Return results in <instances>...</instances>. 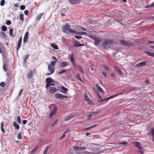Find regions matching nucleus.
<instances>
[{
    "label": "nucleus",
    "instance_id": "nucleus-9",
    "mask_svg": "<svg viewBox=\"0 0 154 154\" xmlns=\"http://www.w3.org/2000/svg\"><path fill=\"white\" fill-rule=\"evenodd\" d=\"M3 68L4 71L7 72L8 71L7 66H8V63L6 60H5L3 59Z\"/></svg>",
    "mask_w": 154,
    "mask_h": 154
},
{
    "label": "nucleus",
    "instance_id": "nucleus-55",
    "mask_svg": "<svg viewBox=\"0 0 154 154\" xmlns=\"http://www.w3.org/2000/svg\"><path fill=\"white\" fill-rule=\"evenodd\" d=\"M58 119H56L55 121H54V123H52V126L53 127H54V125L56 123H57V122H58Z\"/></svg>",
    "mask_w": 154,
    "mask_h": 154
},
{
    "label": "nucleus",
    "instance_id": "nucleus-53",
    "mask_svg": "<svg viewBox=\"0 0 154 154\" xmlns=\"http://www.w3.org/2000/svg\"><path fill=\"white\" fill-rule=\"evenodd\" d=\"M11 21L9 20H7L6 22V24L7 25H9L11 24Z\"/></svg>",
    "mask_w": 154,
    "mask_h": 154
},
{
    "label": "nucleus",
    "instance_id": "nucleus-54",
    "mask_svg": "<svg viewBox=\"0 0 154 154\" xmlns=\"http://www.w3.org/2000/svg\"><path fill=\"white\" fill-rule=\"evenodd\" d=\"M20 9L21 10H24L25 8V6L23 5H21L20 7Z\"/></svg>",
    "mask_w": 154,
    "mask_h": 154
},
{
    "label": "nucleus",
    "instance_id": "nucleus-16",
    "mask_svg": "<svg viewBox=\"0 0 154 154\" xmlns=\"http://www.w3.org/2000/svg\"><path fill=\"white\" fill-rule=\"evenodd\" d=\"M61 89L60 90V92L64 94H66V92L68 91V89L64 86H61Z\"/></svg>",
    "mask_w": 154,
    "mask_h": 154
},
{
    "label": "nucleus",
    "instance_id": "nucleus-13",
    "mask_svg": "<svg viewBox=\"0 0 154 154\" xmlns=\"http://www.w3.org/2000/svg\"><path fill=\"white\" fill-rule=\"evenodd\" d=\"M28 34L29 32H26L25 33L23 39V42L24 43L28 41L29 38Z\"/></svg>",
    "mask_w": 154,
    "mask_h": 154
},
{
    "label": "nucleus",
    "instance_id": "nucleus-12",
    "mask_svg": "<svg viewBox=\"0 0 154 154\" xmlns=\"http://www.w3.org/2000/svg\"><path fill=\"white\" fill-rule=\"evenodd\" d=\"M73 44L74 46H75V47H79L80 46H83L84 45L83 44L80 43L79 42H78L75 39L74 40Z\"/></svg>",
    "mask_w": 154,
    "mask_h": 154
},
{
    "label": "nucleus",
    "instance_id": "nucleus-34",
    "mask_svg": "<svg viewBox=\"0 0 154 154\" xmlns=\"http://www.w3.org/2000/svg\"><path fill=\"white\" fill-rule=\"evenodd\" d=\"M56 62V61H52L51 62V63L48 64V65H50L51 66L54 67Z\"/></svg>",
    "mask_w": 154,
    "mask_h": 154
},
{
    "label": "nucleus",
    "instance_id": "nucleus-20",
    "mask_svg": "<svg viewBox=\"0 0 154 154\" xmlns=\"http://www.w3.org/2000/svg\"><path fill=\"white\" fill-rule=\"evenodd\" d=\"M115 70L119 75L122 76L123 75V72L118 67H115Z\"/></svg>",
    "mask_w": 154,
    "mask_h": 154
},
{
    "label": "nucleus",
    "instance_id": "nucleus-37",
    "mask_svg": "<svg viewBox=\"0 0 154 154\" xmlns=\"http://www.w3.org/2000/svg\"><path fill=\"white\" fill-rule=\"evenodd\" d=\"M32 71H30L29 73L27 75V78L28 79H29L31 78L32 77Z\"/></svg>",
    "mask_w": 154,
    "mask_h": 154
},
{
    "label": "nucleus",
    "instance_id": "nucleus-63",
    "mask_svg": "<svg viewBox=\"0 0 154 154\" xmlns=\"http://www.w3.org/2000/svg\"><path fill=\"white\" fill-rule=\"evenodd\" d=\"M27 122V120H23L22 121V123L23 125H25L26 124Z\"/></svg>",
    "mask_w": 154,
    "mask_h": 154
},
{
    "label": "nucleus",
    "instance_id": "nucleus-6",
    "mask_svg": "<svg viewBox=\"0 0 154 154\" xmlns=\"http://www.w3.org/2000/svg\"><path fill=\"white\" fill-rule=\"evenodd\" d=\"M48 70L49 71V72L45 74V75L47 76H48L53 74L55 71L54 67L51 66L50 65H48Z\"/></svg>",
    "mask_w": 154,
    "mask_h": 154
},
{
    "label": "nucleus",
    "instance_id": "nucleus-28",
    "mask_svg": "<svg viewBox=\"0 0 154 154\" xmlns=\"http://www.w3.org/2000/svg\"><path fill=\"white\" fill-rule=\"evenodd\" d=\"M50 45L51 47L56 50H57L59 48L57 45L56 44L51 43Z\"/></svg>",
    "mask_w": 154,
    "mask_h": 154
},
{
    "label": "nucleus",
    "instance_id": "nucleus-52",
    "mask_svg": "<svg viewBox=\"0 0 154 154\" xmlns=\"http://www.w3.org/2000/svg\"><path fill=\"white\" fill-rule=\"evenodd\" d=\"M54 86V84L53 83H52L49 84V85L47 86H46V88L47 89L50 86Z\"/></svg>",
    "mask_w": 154,
    "mask_h": 154
},
{
    "label": "nucleus",
    "instance_id": "nucleus-11",
    "mask_svg": "<svg viewBox=\"0 0 154 154\" xmlns=\"http://www.w3.org/2000/svg\"><path fill=\"white\" fill-rule=\"evenodd\" d=\"M22 41V36H21L20 37V39H19V40H18V42H17V52H18L19 50L20 49V48L21 47Z\"/></svg>",
    "mask_w": 154,
    "mask_h": 154
},
{
    "label": "nucleus",
    "instance_id": "nucleus-42",
    "mask_svg": "<svg viewBox=\"0 0 154 154\" xmlns=\"http://www.w3.org/2000/svg\"><path fill=\"white\" fill-rule=\"evenodd\" d=\"M24 15L23 14H21L20 15V19L22 21H24Z\"/></svg>",
    "mask_w": 154,
    "mask_h": 154
},
{
    "label": "nucleus",
    "instance_id": "nucleus-17",
    "mask_svg": "<svg viewBox=\"0 0 154 154\" xmlns=\"http://www.w3.org/2000/svg\"><path fill=\"white\" fill-rule=\"evenodd\" d=\"M73 33L76 34L77 35H87V33L86 32H78L74 30Z\"/></svg>",
    "mask_w": 154,
    "mask_h": 154
},
{
    "label": "nucleus",
    "instance_id": "nucleus-32",
    "mask_svg": "<svg viewBox=\"0 0 154 154\" xmlns=\"http://www.w3.org/2000/svg\"><path fill=\"white\" fill-rule=\"evenodd\" d=\"M99 152V150L98 149H96L91 152V153L93 154H98Z\"/></svg>",
    "mask_w": 154,
    "mask_h": 154
},
{
    "label": "nucleus",
    "instance_id": "nucleus-25",
    "mask_svg": "<svg viewBox=\"0 0 154 154\" xmlns=\"http://www.w3.org/2000/svg\"><path fill=\"white\" fill-rule=\"evenodd\" d=\"M69 1L72 5H75L79 3V1L78 0H69Z\"/></svg>",
    "mask_w": 154,
    "mask_h": 154
},
{
    "label": "nucleus",
    "instance_id": "nucleus-41",
    "mask_svg": "<svg viewBox=\"0 0 154 154\" xmlns=\"http://www.w3.org/2000/svg\"><path fill=\"white\" fill-rule=\"evenodd\" d=\"M127 144V142L126 141H124L123 142H119L118 143L119 145H126Z\"/></svg>",
    "mask_w": 154,
    "mask_h": 154
},
{
    "label": "nucleus",
    "instance_id": "nucleus-56",
    "mask_svg": "<svg viewBox=\"0 0 154 154\" xmlns=\"http://www.w3.org/2000/svg\"><path fill=\"white\" fill-rule=\"evenodd\" d=\"M5 0H2L0 2V5L1 6H3L5 3Z\"/></svg>",
    "mask_w": 154,
    "mask_h": 154
},
{
    "label": "nucleus",
    "instance_id": "nucleus-39",
    "mask_svg": "<svg viewBox=\"0 0 154 154\" xmlns=\"http://www.w3.org/2000/svg\"><path fill=\"white\" fill-rule=\"evenodd\" d=\"M13 29L12 28L10 29L9 32H10V36H12L13 37H14L15 36V35H14L13 34Z\"/></svg>",
    "mask_w": 154,
    "mask_h": 154
},
{
    "label": "nucleus",
    "instance_id": "nucleus-47",
    "mask_svg": "<svg viewBox=\"0 0 154 154\" xmlns=\"http://www.w3.org/2000/svg\"><path fill=\"white\" fill-rule=\"evenodd\" d=\"M17 138L19 140H21L22 138L21 133L20 132L18 133L17 136Z\"/></svg>",
    "mask_w": 154,
    "mask_h": 154
},
{
    "label": "nucleus",
    "instance_id": "nucleus-62",
    "mask_svg": "<svg viewBox=\"0 0 154 154\" xmlns=\"http://www.w3.org/2000/svg\"><path fill=\"white\" fill-rule=\"evenodd\" d=\"M147 7H154V2L151 4L150 6H148Z\"/></svg>",
    "mask_w": 154,
    "mask_h": 154
},
{
    "label": "nucleus",
    "instance_id": "nucleus-58",
    "mask_svg": "<svg viewBox=\"0 0 154 154\" xmlns=\"http://www.w3.org/2000/svg\"><path fill=\"white\" fill-rule=\"evenodd\" d=\"M0 85L1 87H4L5 85V83L4 82H2L0 83Z\"/></svg>",
    "mask_w": 154,
    "mask_h": 154
},
{
    "label": "nucleus",
    "instance_id": "nucleus-59",
    "mask_svg": "<svg viewBox=\"0 0 154 154\" xmlns=\"http://www.w3.org/2000/svg\"><path fill=\"white\" fill-rule=\"evenodd\" d=\"M87 116L88 120H90L92 117L90 113L89 114L87 115Z\"/></svg>",
    "mask_w": 154,
    "mask_h": 154
},
{
    "label": "nucleus",
    "instance_id": "nucleus-1",
    "mask_svg": "<svg viewBox=\"0 0 154 154\" xmlns=\"http://www.w3.org/2000/svg\"><path fill=\"white\" fill-rule=\"evenodd\" d=\"M113 43V40L107 39L103 42L102 46L104 48L107 49L112 47Z\"/></svg>",
    "mask_w": 154,
    "mask_h": 154
},
{
    "label": "nucleus",
    "instance_id": "nucleus-14",
    "mask_svg": "<svg viewBox=\"0 0 154 154\" xmlns=\"http://www.w3.org/2000/svg\"><path fill=\"white\" fill-rule=\"evenodd\" d=\"M68 64L67 62H63L61 63H60L59 65L60 67L62 68H64L65 66H67Z\"/></svg>",
    "mask_w": 154,
    "mask_h": 154
},
{
    "label": "nucleus",
    "instance_id": "nucleus-48",
    "mask_svg": "<svg viewBox=\"0 0 154 154\" xmlns=\"http://www.w3.org/2000/svg\"><path fill=\"white\" fill-rule=\"evenodd\" d=\"M87 103L89 105H91L93 103V101L92 100L89 99V100L87 101Z\"/></svg>",
    "mask_w": 154,
    "mask_h": 154
},
{
    "label": "nucleus",
    "instance_id": "nucleus-4",
    "mask_svg": "<svg viewBox=\"0 0 154 154\" xmlns=\"http://www.w3.org/2000/svg\"><path fill=\"white\" fill-rule=\"evenodd\" d=\"M132 143L135 145V146L137 148V150L138 152L143 154V149L142 148L141 145L140 143L135 141L132 142Z\"/></svg>",
    "mask_w": 154,
    "mask_h": 154
},
{
    "label": "nucleus",
    "instance_id": "nucleus-21",
    "mask_svg": "<svg viewBox=\"0 0 154 154\" xmlns=\"http://www.w3.org/2000/svg\"><path fill=\"white\" fill-rule=\"evenodd\" d=\"M145 53L149 56H151L154 58V53L146 51H145Z\"/></svg>",
    "mask_w": 154,
    "mask_h": 154
},
{
    "label": "nucleus",
    "instance_id": "nucleus-29",
    "mask_svg": "<svg viewBox=\"0 0 154 154\" xmlns=\"http://www.w3.org/2000/svg\"><path fill=\"white\" fill-rule=\"evenodd\" d=\"M101 40L99 39H96L94 40V44L95 45H97L100 42Z\"/></svg>",
    "mask_w": 154,
    "mask_h": 154
},
{
    "label": "nucleus",
    "instance_id": "nucleus-18",
    "mask_svg": "<svg viewBox=\"0 0 154 154\" xmlns=\"http://www.w3.org/2000/svg\"><path fill=\"white\" fill-rule=\"evenodd\" d=\"M96 86L98 90L100 92L103 94H104V92L103 91V89L97 84H96Z\"/></svg>",
    "mask_w": 154,
    "mask_h": 154
},
{
    "label": "nucleus",
    "instance_id": "nucleus-61",
    "mask_svg": "<svg viewBox=\"0 0 154 154\" xmlns=\"http://www.w3.org/2000/svg\"><path fill=\"white\" fill-rule=\"evenodd\" d=\"M144 83L145 84H148L149 83V81L147 79H145L144 80Z\"/></svg>",
    "mask_w": 154,
    "mask_h": 154
},
{
    "label": "nucleus",
    "instance_id": "nucleus-43",
    "mask_svg": "<svg viewBox=\"0 0 154 154\" xmlns=\"http://www.w3.org/2000/svg\"><path fill=\"white\" fill-rule=\"evenodd\" d=\"M97 96L98 97L99 99V100L100 102H102L104 101L103 98L101 97L100 95L99 94H97Z\"/></svg>",
    "mask_w": 154,
    "mask_h": 154
},
{
    "label": "nucleus",
    "instance_id": "nucleus-60",
    "mask_svg": "<svg viewBox=\"0 0 154 154\" xmlns=\"http://www.w3.org/2000/svg\"><path fill=\"white\" fill-rule=\"evenodd\" d=\"M66 136V134L64 133H63L62 135L60 136V139H62L64 137H65Z\"/></svg>",
    "mask_w": 154,
    "mask_h": 154
},
{
    "label": "nucleus",
    "instance_id": "nucleus-5",
    "mask_svg": "<svg viewBox=\"0 0 154 154\" xmlns=\"http://www.w3.org/2000/svg\"><path fill=\"white\" fill-rule=\"evenodd\" d=\"M70 25L68 24H66L64 25L63 27V32H68L73 33L74 30L70 29Z\"/></svg>",
    "mask_w": 154,
    "mask_h": 154
},
{
    "label": "nucleus",
    "instance_id": "nucleus-23",
    "mask_svg": "<svg viewBox=\"0 0 154 154\" xmlns=\"http://www.w3.org/2000/svg\"><path fill=\"white\" fill-rule=\"evenodd\" d=\"M150 134L152 138V140L154 141V128H152L150 130Z\"/></svg>",
    "mask_w": 154,
    "mask_h": 154
},
{
    "label": "nucleus",
    "instance_id": "nucleus-22",
    "mask_svg": "<svg viewBox=\"0 0 154 154\" xmlns=\"http://www.w3.org/2000/svg\"><path fill=\"white\" fill-rule=\"evenodd\" d=\"M13 125L15 128V129L19 130L20 129V126L16 122H14L13 123Z\"/></svg>",
    "mask_w": 154,
    "mask_h": 154
},
{
    "label": "nucleus",
    "instance_id": "nucleus-44",
    "mask_svg": "<svg viewBox=\"0 0 154 154\" xmlns=\"http://www.w3.org/2000/svg\"><path fill=\"white\" fill-rule=\"evenodd\" d=\"M120 114V112L119 111H117L116 113L113 114V116L115 117H117L118 116H119Z\"/></svg>",
    "mask_w": 154,
    "mask_h": 154
},
{
    "label": "nucleus",
    "instance_id": "nucleus-26",
    "mask_svg": "<svg viewBox=\"0 0 154 154\" xmlns=\"http://www.w3.org/2000/svg\"><path fill=\"white\" fill-rule=\"evenodd\" d=\"M4 124L3 122H2L1 123V131L3 132V134L5 133L6 132L4 128Z\"/></svg>",
    "mask_w": 154,
    "mask_h": 154
},
{
    "label": "nucleus",
    "instance_id": "nucleus-50",
    "mask_svg": "<svg viewBox=\"0 0 154 154\" xmlns=\"http://www.w3.org/2000/svg\"><path fill=\"white\" fill-rule=\"evenodd\" d=\"M0 35L3 37H6V34L4 32H1L0 33Z\"/></svg>",
    "mask_w": 154,
    "mask_h": 154
},
{
    "label": "nucleus",
    "instance_id": "nucleus-7",
    "mask_svg": "<svg viewBox=\"0 0 154 154\" xmlns=\"http://www.w3.org/2000/svg\"><path fill=\"white\" fill-rule=\"evenodd\" d=\"M55 97L58 99H61L64 98H67L68 96L65 95H63L60 94H55Z\"/></svg>",
    "mask_w": 154,
    "mask_h": 154
},
{
    "label": "nucleus",
    "instance_id": "nucleus-10",
    "mask_svg": "<svg viewBox=\"0 0 154 154\" xmlns=\"http://www.w3.org/2000/svg\"><path fill=\"white\" fill-rule=\"evenodd\" d=\"M45 81L47 82V84L45 86H48L49 84L52 83H53L54 82V80L50 78H47L45 80Z\"/></svg>",
    "mask_w": 154,
    "mask_h": 154
},
{
    "label": "nucleus",
    "instance_id": "nucleus-24",
    "mask_svg": "<svg viewBox=\"0 0 154 154\" xmlns=\"http://www.w3.org/2000/svg\"><path fill=\"white\" fill-rule=\"evenodd\" d=\"M44 14V13H42L39 14L37 16L36 19V20H37V21H39L40 20V19H41L43 15Z\"/></svg>",
    "mask_w": 154,
    "mask_h": 154
},
{
    "label": "nucleus",
    "instance_id": "nucleus-40",
    "mask_svg": "<svg viewBox=\"0 0 154 154\" xmlns=\"http://www.w3.org/2000/svg\"><path fill=\"white\" fill-rule=\"evenodd\" d=\"M84 99L85 101H88L89 99V98L87 94L86 93H85L84 95Z\"/></svg>",
    "mask_w": 154,
    "mask_h": 154
},
{
    "label": "nucleus",
    "instance_id": "nucleus-27",
    "mask_svg": "<svg viewBox=\"0 0 154 154\" xmlns=\"http://www.w3.org/2000/svg\"><path fill=\"white\" fill-rule=\"evenodd\" d=\"M51 147V145H48L45 148V150L43 152V154H47L48 151Z\"/></svg>",
    "mask_w": 154,
    "mask_h": 154
},
{
    "label": "nucleus",
    "instance_id": "nucleus-3",
    "mask_svg": "<svg viewBox=\"0 0 154 154\" xmlns=\"http://www.w3.org/2000/svg\"><path fill=\"white\" fill-rule=\"evenodd\" d=\"M74 150L75 151V152L77 154H80L86 152V148L85 147H79L74 146L73 148Z\"/></svg>",
    "mask_w": 154,
    "mask_h": 154
},
{
    "label": "nucleus",
    "instance_id": "nucleus-36",
    "mask_svg": "<svg viewBox=\"0 0 154 154\" xmlns=\"http://www.w3.org/2000/svg\"><path fill=\"white\" fill-rule=\"evenodd\" d=\"M17 121L19 124H20L21 123V120L20 116H17Z\"/></svg>",
    "mask_w": 154,
    "mask_h": 154
},
{
    "label": "nucleus",
    "instance_id": "nucleus-31",
    "mask_svg": "<svg viewBox=\"0 0 154 154\" xmlns=\"http://www.w3.org/2000/svg\"><path fill=\"white\" fill-rule=\"evenodd\" d=\"M1 30L2 31L5 32L7 29V28L5 25H2L1 26Z\"/></svg>",
    "mask_w": 154,
    "mask_h": 154
},
{
    "label": "nucleus",
    "instance_id": "nucleus-19",
    "mask_svg": "<svg viewBox=\"0 0 154 154\" xmlns=\"http://www.w3.org/2000/svg\"><path fill=\"white\" fill-rule=\"evenodd\" d=\"M57 91L56 88L55 87H51L49 88V91L51 94H54Z\"/></svg>",
    "mask_w": 154,
    "mask_h": 154
},
{
    "label": "nucleus",
    "instance_id": "nucleus-38",
    "mask_svg": "<svg viewBox=\"0 0 154 154\" xmlns=\"http://www.w3.org/2000/svg\"><path fill=\"white\" fill-rule=\"evenodd\" d=\"M79 70L80 72L82 73V75H84L85 73L83 70V69L82 67L81 66H79Z\"/></svg>",
    "mask_w": 154,
    "mask_h": 154
},
{
    "label": "nucleus",
    "instance_id": "nucleus-15",
    "mask_svg": "<svg viewBox=\"0 0 154 154\" xmlns=\"http://www.w3.org/2000/svg\"><path fill=\"white\" fill-rule=\"evenodd\" d=\"M146 61H142L137 64L136 66L138 67H140L145 65L146 64Z\"/></svg>",
    "mask_w": 154,
    "mask_h": 154
},
{
    "label": "nucleus",
    "instance_id": "nucleus-30",
    "mask_svg": "<svg viewBox=\"0 0 154 154\" xmlns=\"http://www.w3.org/2000/svg\"><path fill=\"white\" fill-rule=\"evenodd\" d=\"M73 117V116L72 115H70L68 116L66 118L64 119V121H69L70 120V119L72 118Z\"/></svg>",
    "mask_w": 154,
    "mask_h": 154
},
{
    "label": "nucleus",
    "instance_id": "nucleus-57",
    "mask_svg": "<svg viewBox=\"0 0 154 154\" xmlns=\"http://www.w3.org/2000/svg\"><path fill=\"white\" fill-rule=\"evenodd\" d=\"M74 37L77 39H79L81 38H82V36H81L76 35Z\"/></svg>",
    "mask_w": 154,
    "mask_h": 154
},
{
    "label": "nucleus",
    "instance_id": "nucleus-49",
    "mask_svg": "<svg viewBox=\"0 0 154 154\" xmlns=\"http://www.w3.org/2000/svg\"><path fill=\"white\" fill-rule=\"evenodd\" d=\"M37 147H36L35 148L33 149L32 151L31 152V154H33L34 153H35L36 150V149H37Z\"/></svg>",
    "mask_w": 154,
    "mask_h": 154
},
{
    "label": "nucleus",
    "instance_id": "nucleus-64",
    "mask_svg": "<svg viewBox=\"0 0 154 154\" xmlns=\"http://www.w3.org/2000/svg\"><path fill=\"white\" fill-rule=\"evenodd\" d=\"M29 13V11L27 10H26L24 11V14L26 15H27Z\"/></svg>",
    "mask_w": 154,
    "mask_h": 154
},
{
    "label": "nucleus",
    "instance_id": "nucleus-33",
    "mask_svg": "<svg viewBox=\"0 0 154 154\" xmlns=\"http://www.w3.org/2000/svg\"><path fill=\"white\" fill-rule=\"evenodd\" d=\"M76 77L81 82H83L79 74L78 73L76 75Z\"/></svg>",
    "mask_w": 154,
    "mask_h": 154
},
{
    "label": "nucleus",
    "instance_id": "nucleus-35",
    "mask_svg": "<svg viewBox=\"0 0 154 154\" xmlns=\"http://www.w3.org/2000/svg\"><path fill=\"white\" fill-rule=\"evenodd\" d=\"M70 60L72 63L74 62V54H72L70 55Z\"/></svg>",
    "mask_w": 154,
    "mask_h": 154
},
{
    "label": "nucleus",
    "instance_id": "nucleus-8",
    "mask_svg": "<svg viewBox=\"0 0 154 154\" xmlns=\"http://www.w3.org/2000/svg\"><path fill=\"white\" fill-rule=\"evenodd\" d=\"M57 110V109L56 107H55L53 108L52 111L50 112L49 115V118L50 119H51L52 116L56 114Z\"/></svg>",
    "mask_w": 154,
    "mask_h": 154
},
{
    "label": "nucleus",
    "instance_id": "nucleus-2",
    "mask_svg": "<svg viewBox=\"0 0 154 154\" xmlns=\"http://www.w3.org/2000/svg\"><path fill=\"white\" fill-rule=\"evenodd\" d=\"M119 43L122 46L126 47H134L135 45L134 43L124 39L120 40L119 41Z\"/></svg>",
    "mask_w": 154,
    "mask_h": 154
},
{
    "label": "nucleus",
    "instance_id": "nucleus-51",
    "mask_svg": "<svg viewBox=\"0 0 154 154\" xmlns=\"http://www.w3.org/2000/svg\"><path fill=\"white\" fill-rule=\"evenodd\" d=\"M102 74L104 77L106 78L107 77V74L105 72L102 71Z\"/></svg>",
    "mask_w": 154,
    "mask_h": 154
},
{
    "label": "nucleus",
    "instance_id": "nucleus-46",
    "mask_svg": "<svg viewBox=\"0 0 154 154\" xmlns=\"http://www.w3.org/2000/svg\"><path fill=\"white\" fill-rule=\"evenodd\" d=\"M66 72V69H63L62 70L58 72V73L59 74H61L63 73Z\"/></svg>",
    "mask_w": 154,
    "mask_h": 154
},
{
    "label": "nucleus",
    "instance_id": "nucleus-45",
    "mask_svg": "<svg viewBox=\"0 0 154 154\" xmlns=\"http://www.w3.org/2000/svg\"><path fill=\"white\" fill-rule=\"evenodd\" d=\"M97 113L98 112H92L90 113V114H91L92 116H93L96 115Z\"/></svg>",
    "mask_w": 154,
    "mask_h": 154
}]
</instances>
